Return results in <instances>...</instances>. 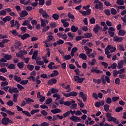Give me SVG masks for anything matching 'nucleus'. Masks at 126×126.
<instances>
[{
  "label": "nucleus",
  "mask_w": 126,
  "mask_h": 126,
  "mask_svg": "<svg viewBox=\"0 0 126 126\" xmlns=\"http://www.w3.org/2000/svg\"><path fill=\"white\" fill-rule=\"evenodd\" d=\"M106 118H107L108 122H114V123H115V124H117V125H119V124H120L119 120L117 121V118L112 117V114L108 112L106 114Z\"/></svg>",
  "instance_id": "obj_1"
},
{
  "label": "nucleus",
  "mask_w": 126,
  "mask_h": 126,
  "mask_svg": "<svg viewBox=\"0 0 126 126\" xmlns=\"http://www.w3.org/2000/svg\"><path fill=\"white\" fill-rule=\"evenodd\" d=\"M94 3H96L94 6L95 9H99V10H102V9H103V3L100 0H94Z\"/></svg>",
  "instance_id": "obj_2"
},
{
  "label": "nucleus",
  "mask_w": 126,
  "mask_h": 126,
  "mask_svg": "<svg viewBox=\"0 0 126 126\" xmlns=\"http://www.w3.org/2000/svg\"><path fill=\"white\" fill-rule=\"evenodd\" d=\"M25 55H27V51L26 50H20L16 54V57L17 58H20L22 60L25 58V56H24Z\"/></svg>",
  "instance_id": "obj_3"
},
{
  "label": "nucleus",
  "mask_w": 126,
  "mask_h": 126,
  "mask_svg": "<svg viewBox=\"0 0 126 126\" xmlns=\"http://www.w3.org/2000/svg\"><path fill=\"white\" fill-rule=\"evenodd\" d=\"M101 80L102 81V84H106V81L107 83H110L111 82V79L108 76H105L104 75L101 76Z\"/></svg>",
  "instance_id": "obj_4"
},
{
  "label": "nucleus",
  "mask_w": 126,
  "mask_h": 126,
  "mask_svg": "<svg viewBox=\"0 0 126 126\" xmlns=\"http://www.w3.org/2000/svg\"><path fill=\"white\" fill-rule=\"evenodd\" d=\"M38 12L40 14H42V17H43V18L47 19L48 17H49L48 13L46 11H44L43 8H40L39 9Z\"/></svg>",
  "instance_id": "obj_5"
},
{
  "label": "nucleus",
  "mask_w": 126,
  "mask_h": 126,
  "mask_svg": "<svg viewBox=\"0 0 126 126\" xmlns=\"http://www.w3.org/2000/svg\"><path fill=\"white\" fill-rule=\"evenodd\" d=\"M37 97L38 99H39V101L41 103H43L46 100V97L42 96L40 92L37 93Z\"/></svg>",
  "instance_id": "obj_6"
},
{
  "label": "nucleus",
  "mask_w": 126,
  "mask_h": 126,
  "mask_svg": "<svg viewBox=\"0 0 126 126\" xmlns=\"http://www.w3.org/2000/svg\"><path fill=\"white\" fill-rule=\"evenodd\" d=\"M123 40L124 37H119L117 35H115L113 37V41H114V42H118V43H120Z\"/></svg>",
  "instance_id": "obj_7"
},
{
  "label": "nucleus",
  "mask_w": 126,
  "mask_h": 126,
  "mask_svg": "<svg viewBox=\"0 0 126 126\" xmlns=\"http://www.w3.org/2000/svg\"><path fill=\"white\" fill-rule=\"evenodd\" d=\"M80 12L84 16H86V15H90V13H91V9H88L86 11H80Z\"/></svg>",
  "instance_id": "obj_8"
},
{
  "label": "nucleus",
  "mask_w": 126,
  "mask_h": 126,
  "mask_svg": "<svg viewBox=\"0 0 126 126\" xmlns=\"http://www.w3.org/2000/svg\"><path fill=\"white\" fill-rule=\"evenodd\" d=\"M1 124H2V125L7 126V125H8V124H9V118H3L1 121Z\"/></svg>",
  "instance_id": "obj_9"
},
{
  "label": "nucleus",
  "mask_w": 126,
  "mask_h": 126,
  "mask_svg": "<svg viewBox=\"0 0 126 126\" xmlns=\"http://www.w3.org/2000/svg\"><path fill=\"white\" fill-rule=\"evenodd\" d=\"M69 120L72 121L73 122H80V121H81V119L79 117L74 115H72L71 117H70Z\"/></svg>",
  "instance_id": "obj_10"
},
{
  "label": "nucleus",
  "mask_w": 126,
  "mask_h": 126,
  "mask_svg": "<svg viewBox=\"0 0 126 126\" xmlns=\"http://www.w3.org/2000/svg\"><path fill=\"white\" fill-rule=\"evenodd\" d=\"M57 79L53 78L48 80V85H53V84H56L57 83Z\"/></svg>",
  "instance_id": "obj_11"
},
{
  "label": "nucleus",
  "mask_w": 126,
  "mask_h": 126,
  "mask_svg": "<svg viewBox=\"0 0 126 126\" xmlns=\"http://www.w3.org/2000/svg\"><path fill=\"white\" fill-rule=\"evenodd\" d=\"M20 17H26L27 15H28V12L26 11V10H22L21 13L19 14Z\"/></svg>",
  "instance_id": "obj_12"
},
{
  "label": "nucleus",
  "mask_w": 126,
  "mask_h": 126,
  "mask_svg": "<svg viewBox=\"0 0 126 126\" xmlns=\"http://www.w3.org/2000/svg\"><path fill=\"white\" fill-rule=\"evenodd\" d=\"M79 59H82L84 61L87 60V56L84 53H80L79 55Z\"/></svg>",
  "instance_id": "obj_13"
},
{
  "label": "nucleus",
  "mask_w": 126,
  "mask_h": 126,
  "mask_svg": "<svg viewBox=\"0 0 126 126\" xmlns=\"http://www.w3.org/2000/svg\"><path fill=\"white\" fill-rule=\"evenodd\" d=\"M51 49L50 48H47L46 51L47 53L45 54V55L43 57V59H47L48 57L50 58L51 56V51H50Z\"/></svg>",
  "instance_id": "obj_14"
},
{
  "label": "nucleus",
  "mask_w": 126,
  "mask_h": 126,
  "mask_svg": "<svg viewBox=\"0 0 126 126\" xmlns=\"http://www.w3.org/2000/svg\"><path fill=\"white\" fill-rule=\"evenodd\" d=\"M91 72L92 73H96L97 74H99V73H103V71L100 70L99 69H92L91 70Z\"/></svg>",
  "instance_id": "obj_15"
},
{
  "label": "nucleus",
  "mask_w": 126,
  "mask_h": 126,
  "mask_svg": "<svg viewBox=\"0 0 126 126\" xmlns=\"http://www.w3.org/2000/svg\"><path fill=\"white\" fill-rule=\"evenodd\" d=\"M99 30H100V26H99V25L96 24L95 26L94 27L93 31L96 34L99 32Z\"/></svg>",
  "instance_id": "obj_16"
},
{
  "label": "nucleus",
  "mask_w": 126,
  "mask_h": 126,
  "mask_svg": "<svg viewBox=\"0 0 126 126\" xmlns=\"http://www.w3.org/2000/svg\"><path fill=\"white\" fill-rule=\"evenodd\" d=\"M117 67L118 69H121L124 67V61H121L118 63Z\"/></svg>",
  "instance_id": "obj_17"
},
{
  "label": "nucleus",
  "mask_w": 126,
  "mask_h": 126,
  "mask_svg": "<svg viewBox=\"0 0 126 126\" xmlns=\"http://www.w3.org/2000/svg\"><path fill=\"white\" fill-rule=\"evenodd\" d=\"M70 30L72 32L75 33V32H77L78 31V27H76L75 26L72 25L70 28Z\"/></svg>",
  "instance_id": "obj_18"
},
{
  "label": "nucleus",
  "mask_w": 126,
  "mask_h": 126,
  "mask_svg": "<svg viewBox=\"0 0 126 126\" xmlns=\"http://www.w3.org/2000/svg\"><path fill=\"white\" fill-rule=\"evenodd\" d=\"M61 112H62V110L58 108H55L51 110V113L54 114H59V113H61Z\"/></svg>",
  "instance_id": "obj_19"
},
{
  "label": "nucleus",
  "mask_w": 126,
  "mask_h": 126,
  "mask_svg": "<svg viewBox=\"0 0 126 126\" xmlns=\"http://www.w3.org/2000/svg\"><path fill=\"white\" fill-rule=\"evenodd\" d=\"M24 100H25V101H26L27 104H31V103H33L34 102V100L28 97V98H25Z\"/></svg>",
  "instance_id": "obj_20"
},
{
  "label": "nucleus",
  "mask_w": 126,
  "mask_h": 126,
  "mask_svg": "<svg viewBox=\"0 0 126 126\" xmlns=\"http://www.w3.org/2000/svg\"><path fill=\"white\" fill-rule=\"evenodd\" d=\"M29 37H30L29 33H25L21 36V39H22V40H25V39H27V38H29Z\"/></svg>",
  "instance_id": "obj_21"
},
{
  "label": "nucleus",
  "mask_w": 126,
  "mask_h": 126,
  "mask_svg": "<svg viewBox=\"0 0 126 126\" xmlns=\"http://www.w3.org/2000/svg\"><path fill=\"white\" fill-rule=\"evenodd\" d=\"M37 56H38V51L35 50L34 51L32 59V60H36L37 59Z\"/></svg>",
  "instance_id": "obj_22"
},
{
  "label": "nucleus",
  "mask_w": 126,
  "mask_h": 126,
  "mask_svg": "<svg viewBox=\"0 0 126 126\" xmlns=\"http://www.w3.org/2000/svg\"><path fill=\"white\" fill-rule=\"evenodd\" d=\"M3 58L4 59H6V61H10V60H11V59H12V56L6 54L3 56Z\"/></svg>",
  "instance_id": "obj_23"
},
{
  "label": "nucleus",
  "mask_w": 126,
  "mask_h": 126,
  "mask_svg": "<svg viewBox=\"0 0 126 126\" xmlns=\"http://www.w3.org/2000/svg\"><path fill=\"white\" fill-rule=\"evenodd\" d=\"M119 36H125L126 35V31L123 30H120L118 32Z\"/></svg>",
  "instance_id": "obj_24"
},
{
  "label": "nucleus",
  "mask_w": 126,
  "mask_h": 126,
  "mask_svg": "<svg viewBox=\"0 0 126 126\" xmlns=\"http://www.w3.org/2000/svg\"><path fill=\"white\" fill-rule=\"evenodd\" d=\"M4 22H6V21H10L11 20V17L10 16H7L5 18L2 19Z\"/></svg>",
  "instance_id": "obj_25"
},
{
  "label": "nucleus",
  "mask_w": 126,
  "mask_h": 126,
  "mask_svg": "<svg viewBox=\"0 0 126 126\" xmlns=\"http://www.w3.org/2000/svg\"><path fill=\"white\" fill-rule=\"evenodd\" d=\"M21 46V42L19 41L15 43L14 47L15 49H19V48H20Z\"/></svg>",
  "instance_id": "obj_26"
},
{
  "label": "nucleus",
  "mask_w": 126,
  "mask_h": 126,
  "mask_svg": "<svg viewBox=\"0 0 126 126\" xmlns=\"http://www.w3.org/2000/svg\"><path fill=\"white\" fill-rule=\"evenodd\" d=\"M14 79L17 82H20L21 81V77L17 76V75L14 76Z\"/></svg>",
  "instance_id": "obj_27"
},
{
  "label": "nucleus",
  "mask_w": 126,
  "mask_h": 126,
  "mask_svg": "<svg viewBox=\"0 0 126 126\" xmlns=\"http://www.w3.org/2000/svg\"><path fill=\"white\" fill-rule=\"evenodd\" d=\"M52 18L54 19L55 20H58L60 18V16L57 13H55L52 15Z\"/></svg>",
  "instance_id": "obj_28"
},
{
  "label": "nucleus",
  "mask_w": 126,
  "mask_h": 126,
  "mask_svg": "<svg viewBox=\"0 0 126 126\" xmlns=\"http://www.w3.org/2000/svg\"><path fill=\"white\" fill-rule=\"evenodd\" d=\"M8 85V82L7 81H3L1 82L0 86L1 87H4V86H6Z\"/></svg>",
  "instance_id": "obj_29"
},
{
  "label": "nucleus",
  "mask_w": 126,
  "mask_h": 126,
  "mask_svg": "<svg viewBox=\"0 0 126 126\" xmlns=\"http://www.w3.org/2000/svg\"><path fill=\"white\" fill-rule=\"evenodd\" d=\"M53 102V99L52 98H47L45 101V104L46 105H49V104H51Z\"/></svg>",
  "instance_id": "obj_30"
},
{
  "label": "nucleus",
  "mask_w": 126,
  "mask_h": 126,
  "mask_svg": "<svg viewBox=\"0 0 126 126\" xmlns=\"http://www.w3.org/2000/svg\"><path fill=\"white\" fill-rule=\"evenodd\" d=\"M105 103L109 105H110V104H112V98H111V97H107L106 99Z\"/></svg>",
  "instance_id": "obj_31"
},
{
  "label": "nucleus",
  "mask_w": 126,
  "mask_h": 126,
  "mask_svg": "<svg viewBox=\"0 0 126 126\" xmlns=\"http://www.w3.org/2000/svg\"><path fill=\"white\" fill-rule=\"evenodd\" d=\"M27 68H28V69H29L31 71H32V70H33V69H34V65H33L32 64H28L27 65Z\"/></svg>",
  "instance_id": "obj_32"
},
{
  "label": "nucleus",
  "mask_w": 126,
  "mask_h": 126,
  "mask_svg": "<svg viewBox=\"0 0 126 126\" xmlns=\"http://www.w3.org/2000/svg\"><path fill=\"white\" fill-rule=\"evenodd\" d=\"M104 13L108 16H110V15H111V11H110L109 9H105L104 10Z\"/></svg>",
  "instance_id": "obj_33"
},
{
  "label": "nucleus",
  "mask_w": 126,
  "mask_h": 126,
  "mask_svg": "<svg viewBox=\"0 0 126 126\" xmlns=\"http://www.w3.org/2000/svg\"><path fill=\"white\" fill-rule=\"evenodd\" d=\"M22 113H23V114H24V115H25V116H27V117H31V114L28 111H25V110L23 111Z\"/></svg>",
  "instance_id": "obj_34"
},
{
  "label": "nucleus",
  "mask_w": 126,
  "mask_h": 126,
  "mask_svg": "<svg viewBox=\"0 0 126 126\" xmlns=\"http://www.w3.org/2000/svg\"><path fill=\"white\" fill-rule=\"evenodd\" d=\"M110 11L112 15H116V14H117V10L114 8H111Z\"/></svg>",
  "instance_id": "obj_35"
},
{
  "label": "nucleus",
  "mask_w": 126,
  "mask_h": 126,
  "mask_svg": "<svg viewBox=\"0 0 126 126\" xmlns=\"http://www.w3.org/2000/svg\"><path fill=\"white\" fill-rule=\"evenodd\" d=\"M7 67L9 68V69H15V65L13 63H11L8 66H7Z\"/></svg>",
  "instance_id": "obj_36"
},
{
  "label": "nucleus",
  "mask_w": 126,
  "mask_h": 126,
  "mask_svg": "<svg viewBox=\"0 0 126 126\" xmlns=\"http://www.w3.org/2000/svg\"><path fill=\"white\" fill-rule=\"evenodd\" d=\"M71 59V56L70 55H65L63 57V60H65L66 61H69Z\"/></svg>",
  "instance_id": "obj_37"
},
{
  "label": "nucleus",
  "mask_w": 126,
  "mask_h": 126,
  "mask_svg": "<svg viewBox=\"0 0 126 126\" xmlns=\"http://www.w3.org/2000/svg\"><path fill=\"white\" fill-rule=\"evenodd\" d=\"M110 109V106L108 104H105L104 106V110L105 112H109Z\"/></svg>",
  "instance_id": "obj_38"
},
{
  "label": "nucleus",
  "mask_w": 126,
  "mask_h": 126,
  "mask_svg": "<svg viewBox=\"0 0 126 126\" xmlns=\"http://www.w3.org/2000/svg\"><path fill=\"white\" fill-rule=\"evenodd\" d=\"M84 36L85 38H91V37H92V33L87 32L84 34Z\"/></svg>",
  "instance_id": "obj_39"
},
{
  "label": "nucleus",
  "mask_w": 126,
  "mask_h": 126,
  "mask_svg": "<svg viewBox=\"0 0 126 126\" xmlns=\"http://www.w3.org/2000/svg\"><path fill=\"white\" fill-rule=\"evenodd\" d=\"M116 2L119 5H124V0H117Z\"/></svg>",
  "instance_id": "obj_40"
},
{
  "label": "nucleus",
  "mask_w": 126,
  "mask_h": 126,
  "mask_svg": "<svg viewBox=\"0 0 126 126\" xmlns=\"http://www.w3.org/2000/svg\"><path fill=\"white\" fill-rule=\"evenodd\" d=\"M41 21V27H46V22H45V20L44 19H40Z\"/></svg>",
  "instance_id": "obj_41"
},
{
  "label": "nucleus",
  "mask_w": 126,
  "mask_h": 126,
  "mask_svg": "<svg viewBox=\"0 0 126 126\" xmlns=\"http://www.w3.org/2000/svg\"><path fill=\"white\" fill-rule=\"evenodd\" d=\"M54 64H55L54 62H50L48 65V68H49V69H54V68H53V65H54Z\"/></svg>",
  "instance_id": "obj_42"
},
{
  "label": "nucleus",
  "mask_w": 126,
  "mask_h": 126,
  "mask_svg": "<svg viewBox=\"0 0 126 126\" xmlns=\"http://www.w3.org/2000/svg\"><path fill=\"white\" fill-rule=\"evenodd\" d=\"M6 15V11H5V10H2L1 11H0V16H5Z\"/></svg>",
  "instance_id": "obj_43"
},
{
  "label": "nucleus",
  "mask_w": 126,
  "mask_h": 126,
  "mask_svg": "<svg viewBox=\"0 0 126 126\" xmlns=\"http://www.w3.org/2000/svg\"><path fill=\"white\" fill-rule=\"evenodd\" d=\"M118 71L119 74H123L125 73L126 70L125 69V68H122L121 69L118 70Z\"/></svg>",
  "instance_id": "obj_44"
},
{
  "label": "nucleus",
  "mask_w": 126,
  "mask_h": 126,
  "mask_svg": "<svg viewBox=\"0 0 126 126\" xmlns=\"http://www.w3.org/2000/svg\"><path fill=\"white\" fill-rule=\"evenodd\" d=\"M17 65H18L19 68H20V69L23 68V67L24 66V64H23V63H22V62L18 63H17Z\"/></svg>",
  "instance_id": "obj_45"
},
{
  "label": "nucleus",
  "mask_w": 126,
  "mask_h": 126,
  "mask_svg": "<svg viewBox=\"0 0 126 126\" xmlns=\"http://www.w3.org/2000/svg\"><path fill=\"white\" fill-rule=\"evenodd\" d=\"M43 27L44 28H43V30H42V32H47V31L50 29L49 26H47L46 27Z\"/></svg>",
  "instance_id": "obj_46"
},
{
  "label": "nucleus",
  "mask_w": 126,
  "mask_h": 126,
  "mask_svg": "<svg viewBox=\"0 0 126 126\" xmlns=\"http://www.w3.org/2000/svg\"><path fill=\"white\" fill-rule=\"evenodd\" d=\"M51 92L52 94H55V93H58L59 92V90L55 88H52L51 90Z\"/></svg>",
  "instance_id": "obj_47"
},
{
  "label": "nucleus",
  "mask_w": 126,
  "mask_h": 126,
  "mask_svg": "<svg viewBox=\"0 0 126 126\" xmlns=\"http://www.w3.org/2000/svg\"><path fill=\"white\" fill-rule=\"evenodd\" d=\"M50 26L51 28H56L57 27V24H56L55 22H53L50 24Z\"/></svg>",
  "instance_id": "obj_48"
},
{
  "label": "nucleus",
  "mask_w": 126,
  "mask_h": 126,
  "mask_svg": "<svg viewBox=\"0 0 126 126\" xmlns=\"http://www.w3.org/2000/svg\"><path fill=\"white\" fill-rule=\"evenodd\" d=\"M17 88H18L19 91H22V90L24 89V88L23 87V86H22L20 84H17Z\"/></svg>",
  "instance_id": "obj_49"
},
{
  "label": "nucleus",
  "mask_w": 126,
  "mask_h": 126,
  "mask_svg": "<svg viewBox=\"0 0 126 126\" xmlns=\"http://www.w3.org/2000/svg\"><path fill=\"white\" fill-rule=\"evenodd\" d=\"M90 22L91 24H95L96 22V19H95V18H92L90 19Z\"/></svg>",
  "instance_id": "obj_50"
},
{
  "label": "nucleus",
  "mask_w": 126,
  "mask_h": 126,
  "mask_svg": "<svg viewBox=\"0 0 126 126\" xmlns=\"http://www.w3.org/2000/svg\"><path fill=\"white\" fill-rule=\"evenodd\" d=\"M84 38V36H77L75 37L76 41H80V40H82V39Z\"/></svg>",
  "instance_id": "obj_51"
},
{
  "label": "nucleus",
  "mask_w": 126,
  "mask_h": 126,
  "mask_svg": "<svg viewBox=\"0 0 126 126\" xmlns=\"http://www.w3.org/2000/svg\"><path fill=\"white\" fill-rule=\"evenodd\" d=\"M68 17H69V18H70V19H75V18L74 17V15H73V14H71V13H70V12L68 13L67 15Z\"/></svg>",
  "instance_id": "obj_52"
},
{
  "label": "nucleus",
  "mask_w": 126,
  "mask_h": 126,
  "mask_svg": "<svg viewBox=\"0 0 126 126\" xmlns=\"http://www.w3.org/2000/svg\"><path fill=\"white\" fill-rule=\"evenodd\" d=\"M115 84H117L118 85H120L121 83V80L119 78H117L115 80Z\"/></svg>",
  "instance_id": "obj_53"
},
{
  "label": "nucleus",
  "mask_w": 126,
  "mask_h": 126,
  "mask_svg": "<svg viewBox=\"0 0 126 126\" xmlns=\"http://www.w3.org/2000/svg\"><path fill=\"white\" fill-rule=\"evenodd\" d=\"M36 63L37 65H44V62L42 61H36Z\"/></svg>",
  "instance_id": "obj_54"
},
{
  "label": "nucleus",
  "mask_w": 126,
  "mask_h": 126,
  "mask_svg": "<svg viewBox=\"0 0 126 126\" xmlns=\"http://www.w3.org/2000/svg\"><path fill=\"white\" fill-rule=\"evenodd\" d=\"M123 108L122 107H117L115 109L116 112H117V113H120V112H121V111H123Z\"/></svg>",
  "instance_id": "obj_55"
},
{
  "label": "nucleus",
  "mask_w": 126,
  "mask_h": 126,
  "mask_svg": "<svg viewBox=\"0 0 126 126\" xmlns=\"http://www.w3.org/2000/svg\"><path fill=\"white\" fill-rule=\"evenodd\" d=\"M20 82V84H22V85H25L28 83V80H22Z\"/></svg>",
  "instance_id": "obj_56"
},
{
  "label": "nucleus",
  "mask_w": 126,
  "mask_h": 126,
  "mask_svg": "<svg viewBox=\"0 0 126 126\" xmlns=\"http://www.w3.org/2000/svg\"><path fill=\"white\" fill-rule=\"evenodd\" d=\"M85 80V78H80L79 77V80H78V81L77 82V83H82L83 81Z\"/></svg>",
  "instance_id": "obj_57"
},
{
  "label": "nucleus",
  "mask_w": 126,
  "mask_h": 126,
  "mask_svg": "<svg viewBox=\"0 0 126 126\" xmlns=\"http://www.w3.org/2000/svg\"><path fill=\"white\" fill-rule=\"evenodd\" d=\"M70 93L72 97H76L77 96V93L76 92H70Z\"/></svg>",
  "instance_id": "obj_58"
},
{
  "label": "nucleus",
  "mask_w": 126,
  "mask_h": 126,
  "mask_svg": "<svg viewBox=\"0 0 126 126\" xmlns=\"http://www.w3.org/2000/svg\"><path fill=\"white\" fill-rule=\"evenodd\" d=\"M118 49L119 50V51H125V48L124 47V46L122 44L119 45Z\"/></svg>",
  "instance_id": "obj_59"
},
{
  "label": "nucleus",
  "mask_w": 126,
  "mask_h": 126,
  "mask_svg": "<svg viewBox=\"0 0 126 126\" xmlns=\"http://www.w3.org/2000/svg\"><path fill=\"white\" fill-rule=\"evenodd\" d=\"M117 63H112L111 64V68L112 69H116V68H117Z\"/></svg>",
  "instance_id": "obj_60"
},
{
  "label": "nucleus",
  "mask_w": 126,
  "mask_h": 126,
  "mask_svg": "<svg viewBox=\"0 0 126 126\" xmlns=\"http://www.w3.org/2000/svg\"><path fill=\"white\" fill-rule=\"evenodd\" d=\"M70 115V112H69V111H68L66 113L63 114V116L64 118H66V117H68Z\"/></svg>",
  "instance_id": "obj_61"
},
{
  "label": "nucleus",
  "mask_w": 126,
  "mask_h": 126,
  "mask_svg": "<svg viewBox=\"0 0 126 126\" xmlns=\"http://www.w3.org/2000/svg\"><path fill=\"white\" fill-rule=\"evenodd\" d=\"M64 43V41H63V39H59L58 41H57V44L58 45H63Z\"/></svg>",
  "instance_id": "obj_62"
},
{
  "label": "nucleus",
  "mask_w": 126,
  "mask_h": 126,
  "mask_svg": "<svg viewBox=\"0 0 126 126\" xmlns=\"http://www.w3.org/2000/svg\"><path fill=\"white\" fill-rule=\"evenodd\" d=\"M7 104L8 106H9L10 107H12V106H13L14 104V103L11 100H10L7 102Z\"/></svg>",
  "instance_id": "obj_63"
},
{
  "label": "nucleus",
  "mask_w": 126,
  "mask_h": 126,
  "mask_svg": "<svg viewBox=\"0 0 126 126\" xmlns=\"http://www.w3.org/2000/svg\"><path fill=\"white\" fill-rule=\"evenodd\" d=\"M50 126V124L47 122H43L40 124V126Z\"/></svg>",
  "instance_id": "obj_64"
}]
</instances>
